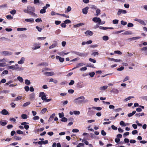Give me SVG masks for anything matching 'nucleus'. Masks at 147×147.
Masks as SVG:
<instances>
[{"instance_id":"f257e3e1","label":"nucleus","mask_w":147,"mask_h":147,"mask_svg":"<svg viewBox=\"0 0 147 147\" xmlns=\"http://www.w3.org/2000/svg\"><path fill=\"white\" fill-rule=\"evenodd\" d=\"M85 100V97L83 96H82L74 99V102L77 104H80L88 101L87 100Z\"/></svg>"},{"instance_id":"f03ea898","label":"nucleus","mask_w":147,"mask_h":147,"mask_svg":"<svg viewBox=\"0 0 147 147\" xmlns=\"http://www.w3.org/2000/svg\"><path fill=\"white\" fill-rule=\"evenodd\" d=\"M27 9H28V13L30 15L34 17H37V14L34 13L35 10L34 7L28 6Z\"/></svg>"},{"instance_id":"7ed1b4c3","label":"nucleus","mask_w":147,"mask_h":147,"mask_svg":"<svg viewBox=\"0 0 147 147\" xmlns=\"http://www.w3.org/2000/svg\"><path fill=\"white\" fill-rule=\"evenodd\" d=\"M58 54L59 55H64L69 54L70 55H82L79 52H75L74 51H71L70 52H67L65 53L64 51H62L61 52L58 53Z\"/></svg>"},{"instance_id":"20e7f679","label":"nucleus","mask_w":147,"mask_h":147,"mask_svg":"<svg viewBox=\"0 0 147 147\" xmlns=\"http://www.w3.org/2000/svg\"><path fill=\"white\" fill-rule=\"evenodd\" d=\"M40 45L41 44L39 42L35 43L34 44L32 49L33 50H36L39 49L41 47Z\"/></svg>"},{"instance_id":"39448f33","label":"nucleus","mask_w":147,"mask_h":147,"mask_svg":"<svg viewBox=\"0 0 147 147\" xmlns=\"http://www.w3.org/2000/svg\"><path fill=\"white\" fill-rule=\"evenodd\" d=\"M92 20L94 23L97 24H100L101 22V20L99 18L94 17L92 19Z\"/></svg>"},{"instance_id":"423d86ee","label":"nucleus","mask_w":147,"mask_h":147,"mask_svg":"<svg viewBox=\"0 0 147 147\" xmlns=\"http://www.w3.org/2000/svg\"><path fill=\"white\" fill-rule=\"evenodd\" d=\"M39 96L41 97L42 100H45L46 98V96L45 93L43 92H41L39 93Z\"/></svg>"},{"instance_id":"0eeeda50","label":"nucleus","mask_w":147,"mask_h":147,"mask_svg":"<svg viewBox=\"0 0 147 147\" xmlns=\"http://www.w3.org/2000/svg\"><path fill=\"white\" fill-rule=\"evenodd\" d=\"M127 13V11L122 9H119L117 13L118 16L120 15L121 14H125Z\"/></svg>"},{"instance_id":"6e6552de","label":"nucleus","mask_w":147,"mask_h":147,"mask_svg":"<svg viewBox=\"0 0 147 147\" xmlns=\"http://www.w3.org/2000/svg\"><path fill=\"white\" fill-rule=\"evenodd\" d=\"M53 44L52 45L49 47V49H52L57 46V42L56 41H53Z\"/></svg>"},{"instance_id":"1a4fd4ad","label":"nucleus","mask_w":147,"mask_h":147,"mask_svg":"<svg viewBox=\"0 0 147 147\" xmlns=\"http://www.w3.org/2000/svg\"><path fill=\"white\" fill-rule=\"evenodd\" d=\"M12 54L11 53V52L6 51L1 52L0 53V54L4 55H12Z\"/></svg>"},{"instance_id":"9d476101","label":"nucleus","mask_w":147,"mask_h":147,"mask_svg":"<svg viewBox=\"0 0 147 147\" xmlns=\"http://www.w3.org/2000/svg\"><path fill=\"white\" fill-rule=\"evenodd\" d=\"M44 74L46 75L47 76H53L54 75L55 73L53 72H45L44 73Z\"/></svg>"},{"instance_id":"9b49d317","label":"nucleus","mask_w":147,"mask_h":147,"mask_svg":"<svg viewBox=\"0 0 147 147\" xmlns=\"http://www.w3.org/2000/svg\"><path fill=\"white\" fill-rule=\"evenodd\" d=\"M89 9V7H86L85 8H83L82 9V13L85 14H86L88 13V11Z\"/></svg>"},{"instance_id":"f8f14e48","label":"nucleus","mask_w":147,"mask_h":147,"mask_svg":"<svg viewBox=\"0 0 147 147\" xmlns=\"http://www.w3.org/2000/svg\"><path fill=\"white\" fill-rule=\"evenodd\" d=\"M1 114L4 115H9V113L6 109H4L2 110L1 112Z\"/></svg>"},{"instance_id":"ddd939ff","label":"nucleus","mask_w":147,"mask_h":147,"mask_svg":"<svg viewBox=\"0 0 147 147\" xmlns=\"http://www.w3.org/2000/svg\"><path fill=\"white\" fill-rule=\"evenodd\" d=\"M56 59H59L61 62H63L64 61V58L61 57L59 56H56Z\"/></svg>"},{"instance_id":"4468645a","label":"nucleus","mask_w":147,"mask_h":147,"mask_svg":"<svg viewBox=\"0 0 147 147\" xmlns=\"http://www.w3.org/2000/svg\"><path fill=\"white\" fill-rule=\"evenodd\" d=\"M25 21L27 22L32 23L34 22V19L33 18L26 19H25Z\"/></svg>"},{"instance_id":"2eb2a0df","label":"nucleus","mask_w":147,"mask_h":147,"mask_svg":"<svg viewBox=\"0 0 147 147\" xmlns=\"http://www.w3.org/2000/svg\"><path fill=\"white\" fill-rule=\"evenodd\" d=\"M122 34L123 35H131L132 34V32L131 31H125L124 33H122Z\"/></svg>"},{"instance_id":"dca6fc26","label":"nucleus","mask_w":147,"mask_h":147,"mask_svg":"<svg viewBox=\"0 0 147 147\" xmlns=\"http://www.w3.org/2000/svg\"><path fill=\"white\" fill-rule=\"evenodd\" d=\"M85 34L86 35L92 36L93 34V32L90 31L88 30L85 32Z\"/></svg>"},{"instance_id":"f3484780","label":"nucleus","mask_w":147,"mask_h":147,"mask_svg":"<svg viewBox=\"0 0 147 147\" xmlns=\"http://www.w3.org/2000/svg\"><path fill=\"white\" fill-rule=\"evenodd\" d=\"M30 98L31 100L34 99L35 97V94L34 93H32L29 95Z\"/></svg>"},{"instance_id":"a211bd4d","label":"nucleus","mask_w":147,"mask_h":147,"mask_svg":"<svg viewBox=\"0 0 147 147\" xmlns=\"http://www.w3.org/2000/svg\"><path fill=\"white\" fill-rule=\"evenodd\" d=\"M24 58L23 57H22L20 60L18 62V63L19 64H22L24 63Z\"/></svg>"},{"instance_id":"6ab92c4d","label":"nucleus","mask_w":147,"mask_h":147,"mask_svg":"<svg viewBox=\"0 0 147 147\" xmlns=\"http://www.w3.org/2000/svg\"><path fill=\"white\" fill-rule=\"evenodd\" d=\"M4 122L1 121V125L2 126H4L6 125L7 123V121L6 120H4Z\"/></svg>"},{"instance_id":"aec40b11","label":"nucleus","mask_w":147,"mask_h":147,"mask_svg":"<svg viewBox=\"0 0 147 147\" xmlns=\"http://www.w3.org/2000/svg\"><path fill=\"white\" fill-rule=\"evenodd\" d=\"M34 4H42V2L40 1L39 0H34Z\"/></svg>"},{"instance_id":"412c9836","label":"nucleus","mask_w":147,"mask_h":147,"mask_svg":"<svg viewBox=\"0 0 147 147\" xmlns=\"http://www.w3.org/2000/svg\"><path fill=\"white\" fill-rule=\"evenodd\" d=\"M136 113V111H132V113H129L127 115V116L128 117H130L132 116L133 115L135 114Z\"/></svg>"},{"instance_id":"4be33fe9","label":"nucleus","mask_w":147,"mask_h":147,"mask_svg":"<svg viewBox=\"0 0 147 147\" xmlns=\"http://www.w3.org/2000/svg\"><path fill=\"white\" fill-rule=\"evenodd\" d=\"M144 115V113H136L135 114V116L136 117H139L140 116H142Z\"/></svg>"},{"instance_id":"5701e85b","label":"nucleus","mask_w":147,"mask_h":147,"mask_svg":"<svg viewBox=\"0 0 147 147\" xmlns=\"http://www.w3.org/2000/svg\"><path fill=\"white\" fill-rule=\"evenodd\" d=\"M102 38L103 40L104 41H107L109 39V37L107 36H103Z\"/></svg>"},{"instance_id":"b1692460","label":"nucleus","mask_w":147,"mask_h":147,"mask_svg":"<svg viewBox=\"0 0 147 147\" xmlns=\"http://www.w3.org/2000/svg\"><path fill=\"white\" fill-rule=\"evenodd\" d=\"M92 108L95 109L97 111H100L102 109V108L100 107H93Z\"/></svg>"},{"instance_id":"393cba45","label":"nucleus","mask_w":147,"mask_h":147,"mask_svg":"<svg viewBox=\"0 0 147 147\" xmlns=\"http://www.w3.org/2000/svg\"><path fill=\"white\" fill-rule=\"evenodd\" d=\"M46 9L45 8H44V7H43L42 9L40 10V13L42 14L45 13L46 12Z\"/></svg>"},{"instance_id":"a878e982","label":"nucleus","mask_w":147,"mask_h":147,"mask_svg":"<svg viewBox=\"0 0 147 147\" xmlns=\"http://www.w3.org/2000/svg\"><path fill=\"white\" fill-rule=\"evenodd\" d=\"M84 65L85 64L83 63H79L76 65V67L78 68Z\"/></svg>"},{"instance_id":"bb28decb","label":"nucleus","mask_w":147,"mask_h":147,"mask_svg":"<svg viewBox=\"0 0 147 147\" xmlns=\"http://www.w3.org/2000/svg\"><path fill=\"white\" fill-rule=\"evenodd\" d=\"M27 30V29L26 28H17V30L18 31H23L24 30Z\"/></svg>"},{"instance_id":"cd10ccee","label":"nucleus","mask_w":147,"mask_h":147,"mask_svg":"<svg viewBox=\"0 0 147 147\" xmlns=\"http://www.w3.org/2000/svg\"><path fill=\"white\" fill-rule=\"evenodd\" d=\"M21 117L23 119H26L28 118V116L26 114H23L22 115Z\"/></svg>"},{"instance_id":"c85d7f7f","label":"nucleus","mask_w":147,"mask_h":147,"mask_svg":"<svg viewBox=\"0 0 147 147\" xmlns=\"http://www.w3.org/2000/svg\"><path fill=\"white\" fill-rule=\"evenodd\" d=\"M30 104V102H29V101L25 103H24L23 105L22 106L24 107H25L27 106L28 105H29Z\"/></svg>"},{"instance_id":"c756f323","label":"nucleus","mask_w":147,"mask_h":147,"mask_svg":"<svg viewBox=\"0 0 147 147\" xmlns=\"http://www.w3.org/2000/svg\"><path fill=\"white\" fill-rule=\"evenodd\" d=\"M14 139L19 140H21L22 139V138L21 137L16 136H15L14 137Z\"/></svg>"},{"instance_id":"7c9ffc66","label":"nucleus","mask_w":147,"mask_h":147,"mask_svg":"<svg viewBox=\"0 0 147 147\" xmlns=\"http://www.w3.org/2000/svg\"><path fill=\"white\" fill-rule=\"evenodd\" d=\"M47 109L46 108L43 109L41 111L40 113L42 114L45 113L47 111Z\"/></svg>"},{"instance_id":"2f4dec72","label":"nucleus","mask_w":147,"mask_h":147,"mask_svg":"<svg viewBox=\"0 0 147 147\" xmlns=\"http://www.w3.org/2000/svg\"><path fill=\"white\" fill-rule=\"evenodd\" d=\"M17 79L20 82H22L23 81V78L20 76L18 77Z\"/></svg>"},{"instance_id":"473e14b6","label":"nucleus","mask_w":147,"mask_h":147,"mask_svg":"<svg viewBox=\"0 0 147 147\" xmlns=\"http://www.w3.org/2000/svg\"><path fill=\"white\" fill-rule=\"evenodd\" d=\"M114 53L115 54H118V55H121L122 54V53L121 52L119 51H114Z\"/></svg>"},{"instance_id":"72a5a7b5","label":"nucleus","mask_w":147,"mask_h":147,"mask_svg":"<svg viewBox=\"0 0 147 147\" xmlns=\"http://www.w3.org/2000/svg\"><path fill=\"white\" fill-rule=\"evenodd\" d=\"M108 87L107 86H103L101 87L100 88V89L101 90H105L107 89Z\"/></svg>"},{"instance_id":"f704fd0d","label":"nucleus","mask_w":147,"mask_h":147,"mask_svg":"<svg viewBox=\"0 0 147 147\" xmlns=\"http://www.w3.org/2000/svg\"><path fill=\"white\" fill-rule=\"evenodd\" d=\"M96 16H98L100 14V9H97L96 11Z\"/></svg>"},{"instance_id":"c9c22d12","label":"nucleus","mask_w":147,"mask_h":147,"mask_svg":"<svg viewBox=\"0 0 147 147\" xmlns=\"http://www.w3.org/2000/svg\"><path fill=\"white\" fill-rule=\"evenodd\" d=\"M25 82V84L27 85H29L30 84V81L27 79L26 80Z\"/></svg>"},{"instance_id":"e433bc0d","label":"nucleus","mask_w":147,"mask_h":147,"mask_svg":"<svg viewBox=\"0 0 147 147\" xmlns=\"http://www.w3.org/2000/svg\"><path fill=\"white\" fill-rule=\"evenodd\" d=\"M67 121V119L65 117H63L61 119V121L62 122H65Z\"/></svg>"},{"instance_id":"4c0bfd02","label":"nucleus","mask_w":147,"mask_h":147,"mask_svg":"<svg viewBox=\"0 0 147 147\" xmlns=\"http://www.w3.org/2000/svg\"><path fill=\"white\" fill-rule=\"evenodd\" d=\"M71 9V8L70 6H68L67 9L66 11H65V13H68L70 11Z\"/></svg>"},{"instance_id":"58836bf2","label":"nucleus","mask_w":147,"mask_h":147,"mask_svg":"<svg viewBox=\"0 0 147 147\" xmlns=\"http://www.w3.org/2000/svg\"><path fill=\"white\" fill-rule=\"evenodd\" d=\"M99 28L101 30H106L108 29L107 27H103L102 26H100Z\"/></svg>"},{"instance_id":"ea45409f","label":"nucleus","mask_w":147,"mask_h":147,"mask_svg":"<svg viewBox=\"0 0 147 147\" xmlns=\"http://www.w3.org/2000/svg\"><path fill=\"white\" fill-rule=\"evenodd\" d=\"M121 24L123 26H125L127 24V22H125L123 20H121Z\"/></svg>"},{"instance_id":"a19ab883","label":"nucleus","mask_w":147,"mask_h":147,"mask_svg":"<svg viewBox=\"0 0 147 147\" xmlns=\"http://www.w3.org/2000/svg\"><path fill=\"white\" fill-rule=\"evenodd\" d=\"M119 22V20H114L113 21V23L114 24H117Z\"/></svg>"},{"instance_id":"79ce46f5","label":"nucleus","mask_w":147,"mask_h":147,"mask_svg":"<svg viewBox=\"0 0 147 147\" xmlns=\"http://www.w3.org/2000/svg\"><path fill=\"white\" fill-rule=\"evenodd\" d=\"M141 24L145 26L146 25V24L142 20L140 19L139 22Z\"/></svg>"},{"instance_id":"37998d69","label":"nucleus","mask_w":147,"mask_h":147,"mask_svg":"<svg viewBox=\"0 0 147 147\" xmlns=\"http://www.w3.org/2000/svg\"><path fill=\"white\" fill-rule=\"evenodd\" d=\"M133 96H129L128 97H127L126 98H125L124 100V101H127L128 100H129L131 98H133Z\"/></svg>"},{"instance_id":"c03bdc74","label":"nucleus","mask_w":147,"mask_h":147,"mask_svg":"<svg viewBox=\"0 0 147 147\" xmlns=\"http://www.w3.org/2000/svg\"><path fill=\"white\" fill-rule=\"evenodd\" d=\"M89 61L91 62H93V63H95L96 62V60L95 59H94L90 58L89 59Z\"/></svg>"},{"instance_id":"a18cd8bd","label":"nucleus","mask_w":147,"mask_h":147,"mask_svg":"<svg viewBox=\"0 0 147 147\" xmlns=\"http://www.w3.org/2000/svg\"><path fill=\"white\" fill-rule=\"evenodd\" d=\"M127 26L128 27H131L134 26L133 24L131 23H129L128 24Z\"/></svg>"},{"instance_id":"49530a36","label":"nucleus","mask_w":147,"mask_h":147,"mask_svg":"<svg viewBox=\"0 0 147 147\" xmlns=\"http://www.w3.org/2000/svg\"><path fill=\"white\" fill-rule=\"evenodd\" d=\"M10 13L11 14L14 15L16 13V11L15 9H13L10 11Z\"/></svg>"},{"instance_id":"de8ad7c7","label":"nucleus","mask_w":147,"mask_h":147,"mask_svg":"<svg viewBox=\"0 0 147 147\" xmlns=\"http://www.w3.org/2000/svg\"><path fill=\"white\" fill-rule=\"evenodd\" d=\"M6 18L8 20H11L13 18V17L11 15H9L6 16Z\"/></svg>"},{"instance_id":"09e8293b","label":"nucleus","mask_w":147,"mask_h":147,"mask_svg":"<svg viewBox=\"0 0 147 147\" xmlns=\"http://www.w3.org/2000/svg\"><path fill=\"white\" fill-rule=\"evenodd\" d=\"M48 65V63H41L39 64L38 65L39 66L40 65H45L46 66H47Z\"/></svg>"},{"instance_id":"8fccbe9b","label":"nucleus","mask_w":147,"mask_h":147,"mask_svg":"<svg viewBox=\"0 0 147 147\" xmlns=\"http://www.w3.org/2000/svg\"><path fill=\"white\" fill-rule=\"evenodd\" d=\"M59 116L60 118H62L64 116V113L63 112H62V113H59Z\"/></svg>"},{"instance_id":"3c124183","label":"nucleus","mask_w":147,"mask_h":147,"mask_svg":"<svg viewBox=\"0 0 147 147\" xmlns=\"http://www.w3.org/2000/svg\"><path fill=\"white\" fill-rule=\"evenodd\" d=\"M66 24H69L71 22V21L68 19L66 20L64 22Z\"/></svg>"},{"instance_id":"603ef678","label":"nucleus","mask_w":147,"mask_h":147,"mask_svg":"<svg viewBox=\"0 0 147 147\" xmlns=\"http://www.w3.org/2000/svg\"><path fill=\"white\" fill-rule=\"evenodd\" d=\"M36 28L37 30L39 32H40L41 31L42 28L39 27L38 26H36Z\"/></svg>"},{"instance_id":"864d4df0","label":"nucleus","mask_w":147,"mask_h":147,"mask_svg":"<svg viewBox=\"0 0 147 147\" xmlns=\"http://www.w3.org/2000/svg\"><path fill=\"white\" fill-rule=\"evenodd\" d=\"M16 132L18 134H22L23 133V132L22 131L19 130H17L16 131Z\"/></svg>"},{"instance_id":"5fc2aeb1","label":"nucleus","mask_w":147,"mask_h":147,"mask_svg":"<svg viewBox=\"0 0 147 147\" xmlns=\"http://www.w3.org/2000/svg\"><path fill=\"white\" fill-rule=\"evenodd\" d=\"M39 119V117L38 116H35L33 118V119L34 120H36Z\"/></svg>"},{"instance_id":"6e6d98bb","label":"nucleus","mask_w":147,"mask_h":147,"mask_svg":"<svg viewBox=\"0 0 147 147\" xmlns=\"http://www.w3.org/2000/svg\"><path fill=\"white\" fill-rule=\"evenodd\" d=\"M35 21L37 22H41L42 20L41 18H37L35 20Z\"/></svg>"},{"instance_id":"4d7b16f0","label":"nucleus","mask_w":147,"mask_h":147,"mask_svg":"<svg viewBox=\"0 0 147 147\" xmlns=\"http://www.w3.org/2000/svg\"><path fill=\"white\" fill-rule=\"evenodd\" d=\"M100 25V24H97L96 25L94 26L93 28L94 29H96L98 28H99L100 27L99 26Z\"/></svg>"},{"instance_id":"13d9d810","label":"nucleus","mask_w":147,"mask_h":147,"mask_svg":"<svg viewBox=\"0 0 147 147\" xmlns=\"http://www.w3.org/2000/svg\"><path fill=\"white\" fill-rule=\"evenodd\" d=\"M95 75V73L92 72L89 73V75L91 77H93Z\"/></svg>"},{"instance_id":"bf43d9fd","label":"nucleus","mask_w":147,"mask_h":147,"mask_svg":"<svg viewBox=\"0 0 147 147\" xmlns=\"http://www.w3.org/2000/svg\"><path fill=\"white\" fill-rule=\"evenodd\" d=\"M13 125L11 124L8 125L7 126V127L8 129H11L13 127Z\"/></svg>"},{"instance_id":"052dcab7","label":"nucleus","mask_w":147,"mask_h":147,"mask_svg":"<svg viewBox=\"0 0 147 147\" xmlns=\"http://www.w3.org/2000/svg\"><path fill=\"white\" fill-rule=\"evenodd\" d=\"M87 69V68L86 67H82L80 69V70L81 71H85Z\"/></svg>"},{"instance_id":"680f3d73","label":"nucleus","mask_w":147,"mask_h":147,"mask_svg":"<svg viewBox=\"0 0 147 147\" xmlns=\"http://www.w3.org/2000/svg\"><path fill=\"white\" fill-rule=\"evenodd\" d=\"M22 99V96H19L16 97L15 98V100L16 101H17L18 100H20Z\"/></svg>"},{"instance_id":"e2e57ef3","label":"nucleus","mask_w":147,"mask_h":147,"mask_svg":"<svg viewBox=\"0 0 147 147\" xmlns=\"http://www.w3.org/2000/svg\"><path fill=\"white\" fill-rule=\"evenodd\" d=\"M74 83V81L73 80H71L70 82L69 83V85H73Z\"/></svg>"},{"instance_id":"0e129e2a","label":"nucleus","mask_w":147,"mask_h":147,"mask_svg":"<svg viewBox=\"0 0 147 147\" xmlns=\"http://www.w3.org/2000/svg\"><path fill=\"white\" fill-rule=\"evenodd\" d=\"M10 105L12 108H15L16 106V104L13 102L11 103Z\"/></svg>"},{"instance_id":"69168bd1","label":"nucleus","mask_w":147,"mask_h":147,"mask_svg":"<svg viewBox=\"0 0 147 147\" xmlns=\"http://www.w3.org/2000/svg\"><path fill=\"white\" fill-rule=\"evenodd\" d=\"M120 124L121 125L125 126L126 125H125L124 122L122 121H121L120 123Z\"/></svg>"},{"instance_id":"338daca9","label":"nucleus","mask_w":147,"mask_h":147,"mask_svg":"<svg viewBox=\"0 0 147 147\" xmlns=\"http://www.w3.org/2000/svg\"><path fill=\"white\" fill-rule=\"evenodd\" d=\"M24 89L26 92H28L29 90V87L28 86H26L24 87Z\"/></svg>"},{"instance_id":"774afa93","label":"nucleus","mask_w":147,"mask_h":147,"mask_svg":"<svg viewBox=\"0 0 147 147\" xmlns=\"http://www.w3.org/2000/svg\"><path fill=\"white\" fill-rule=\"evenodd\" d=\"M141 50L142 51H144L146 52V51H147V46L146 47L141 49Z\"/></svg>"}]
</instances>
